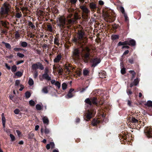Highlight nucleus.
<instances>
[{"instance_id": "5", "label": "nucleus", "mask_w": 152, "mask_h": 152, "mask_svg": "<svg viewBox=\"0 0 152 152\" xmlns=\"http://www.w3.org/2000/svg\"><path fill=\"white\" fill-rule=\"evenodd\" d=\"M44 67L43 65L39 62L34 64L32 66V69L34 70H36L39 69L41 70H43L44 69Z\"/></svg>"}, {"instance_id": "19", "label": "nucleus", "mask_w": 152, "mask_h": 152, "mask_svg": "<svg viewBox=\"0 0 152 152\" xmlns=\"http://www.w3.org/2000/svg\"><path fill=\"white\" fill-rule=\"evenodd\" d=\"M136 42L134 40L131 39L129 41L128 45L134 46L135 45Z\"/></svg>"}, {"instance_id": "49", "label": "nucleus", "mask_w": 152, "mask_h": 152, "mask_svg": "<svg viewBox=\"0 0 152 152\" xmlns=\"http://www.w3.org/2000/svg\"><path fill=\"white\" fill-rule=\"evenodd\" d=\"M72 4H75L77 0H68Z\"/></svg>"}, {"instance_id": "30", "label": "nucleus", "mask_w": 152, "mask_h": 152, "mask_svg": "<svg viewBox=\"0 0 152 152\" xmlns=\"http://www.w3.org/2000/svg\"><path fill=\"white\" fill-rule=\"evenodd\" d=\"M118 38L119 36L117 35H113L111 36V39L113 40H115Z\"/></svg>"}, {"instance_id": "33", "label": "nucleus", "mask_w": 152, "mask_h": 152, "mask_svg": "<svg viewBox=\"0 0 152 152\" xmlns=\"http://www.w3.org/2000/svg\"><path fill=\"white\" fill-rule=\"evenodd\" d=\"M129 72L132 74V78L133 79L135 76L136 73L133 70H130L129 71Z\"/></svg>"}, {"instance_id": "51", "label": "nucleus", "mask_w": 152, "mask_h": 152, "mask_svg": "<svg viewBox=\"0 0 152 152\" xmlns=\"http://www.w3.org/2000/svg\"><path fill=\"white\" fill-rule=\"evenodd\" d=\"M10 136L11 138V140L12 141H14L15 140V137L12 134H10Z\"/></svg>"}, {"instance_id": "24", "label": "nucleus", "mask_w": 152, "mask_h": 152, "mask_svg": "<svg viewBox=\"0 0 152 152\" xmlns=\"http://www.w3.org/2000/svg\"><path fill=\"white\" fill-rule=\"evenodd\" d=\"M91 104H97V99L95 97H93L91 99Z\"/></svg>"}, {"instance_id": "28", "label": "nucleus", "mask_w": 152, "mask_h": 152, "mask_svg": "<svg viewBox=\"0 0 152 152\" xmlns=\"http://www.w3.org/2000/svg\"><path fill=\"white\" fill-rule=\"evenodd\" d=\"M21 45L23 47H26L27 46V43L26 42H22L21 41L20 42Z\"/></svg>"}, {"instance_id": "40", "label": "nucleus", "mask_w": 152, "mask_h": 152, "mask_svg": "<svg viewBox=\"0 0 152 152\" xmlns=\"http://www.w3.org/2000/svg\"><path fill=\"white\" fill-rule=\"evenodd\" d=\"M34 136V134L32 133H30L28 134V137L29 139H32Z\"/></svg>"}, {"instance_id": "59", "label": "nucleus", "mask_w": 152, "mask_h": 152, "mask_svg": "<svg viewBox=\"0 0 152 152\" xmlns=\"http://www.w3.org/2000/svg\"><path fill=\"white\" fill-rule=\"evenodd\" d=\"M15 37L16 39L20 37V34L18 32H16L15 34Z\"/></svg>"}, {"instance_id": "25", "label": "nucleus", "mask_w": 152, "mask_h": 152, "mask_svg": "<svg viewBox=\"0 0 152 152\" xmlns=\"http://www.w3.org/2000/svg\"><path fill=\"white\" fill-rule=\"evenodd\" d=\"M131 122L132 123L134 124H137V123L138 121V120L136 119H135L134 117H132L131 120Z\"/></svg>"}, {"instance_id": "52", "label": "nucleus", "mask_w": 152, "mask_h": 152, "mask_svg": "<svg viewBox=\"0 0 152 152\" xmlns=\"http://www.w3.org/2000/svg\"><path fill=\"white\" fill-rule=\"evenodd\" d=\"M44 132L45 134H48L50 132L49 130L47 128L45 127V129L44 130Z\"/></svg>"}, {"instance_id": "17", "label": "nucleus", "mask_w": 152, "mask_h": 152, "mask_svg": "<svg viewBox=\"0 0 152 152\" xmlns=\"http://www.w3.org/2000/svg\"><path fill=\"white\" fill-rule=\"evenodd\" d=\"M42 121L44 124H46L48 125L49 124V120L48 118L46 116L42 118Z\"/></svg>"}, {"instance_id": "50", "label": "nucleus", "mask_w": 152, "mask_h": 152, "mask_svg": "<svg viewBox=\"0 0 152 152\" xmlns=\"http://www.w3.org/2000/svg\"><path fill=\"white\" fill-rule=\"evenodd\" d=\"M38 76V73L37 71H35L34 74V78H36Z\"/></svg>"}, {"instance_id": "46", "label": "nucleus", "mask_w": 152, "mask_h": 152, "mask_svg": "<svg viewBox=\"0 0 152 152\" xmlns=\"http://www.w3.org/2000/svg\"><path fill=\"white\" fill-rule=\"evenodd\" d=\"M29 104L31 106H34L35 104L33 100H31L29 101Z\"/></svg>"}, {"instance_id": "55", "label": "nucleus", "mask_w": 152, "mask_h": 152, "mask_svg": "<svg viewBox=\"0 0 152 152\" xmlns=\"http://www.w3.org/2000/svg\"><path fill=\"white\" fill-rule=\"evenodd\" d=\"M20 112V110L19 109H16L14 110V113L16 114H18Z\"/></svg>"}, {"instance_id": "37", "label": "nucleus", "mask_w": 152, "mask_h": 152, "mask_svg": "<svg viewBox=\"0 0 152 152\" xmlns=\"http://www.w3.org/2000/svg\"><path fill=\"white\" fill-rule=\"evenodd\" d=\"M139 82V80L138 79H135L133 82V83H134V86H136L137 85Z\"/></svg>"}, {"instance_id": "11", "label": "nucleus", "mask_w": 152, "mask_h": 152, "mask_svg": "<svg viewBox=\"0 0 152 152\" xmlns=\"http://www.w3.org/2000/svg\"><path fill=\"white\" fill-rule=\"evenodd\" d=\"M65 69L66 70V72L69 74L71 73L70 70L74 69V68H72L71 65L70 64H66L64 66Z\"/></svg>"}, {"instance_id": "53", "label": "nucleus", "mask_w": 152, "mask_h": 152, "mask_svg": "<svg viewBox=\"0 0 152 152\" xmlns=\"http://www.w3.org/2000/svg\"><path fill=\"white\" fill-rule=\"evenodd\" d=\"M67 96L68 98H71L73 96L72 95V93L69 92L67 94Z\"/></svg>"}, {"instance_id": "48", "label": "nucleus", "mask_w": 152, "mask_h": 152, "mask_svg": "<svg viewBox=\"0 0 152 152\" xmlns=\"http://www.w3.org/2000/svg\"><path fill=\"white\" fill-rule=\"evenodd\" d=\"M147 105L149 107L152 106V101H148L147 102Z\"/></svg>"}, {"instance_id": "21", "label": "nucleus", "mask_w": 152, "mask_h": 152, "mask_svg": "<svg viewBox=\"0 0 152 152\" xmlns=\"http://www.w3.org/2000/svg\"><path fill=\"white\" fill-rule=\"evenodd\" d=\"M2 116V121L3 124V127H5V118L4 116V114L2 113L1 114Z\"/></svg>"}, {"instance_id": "10", "label": "nucleus", "mask_w": 152, "mask_h": 152, "mask_svg": "<svg viewBox=\"0 0 152 152\" xmlns=\"http://www.w3.org/2000/svg\"><path fill=\"white\" fill-rule=\"evenodd\" d=\"M80 8L82 10L83 12L85 13L86 15L90 13V11L88 9L85 5H80Z\"/></svg>"}, {"instance_id": "42", "label": "nucleus", "mask_w": 152, "mask_h": 152, "mask_svg": "<svg viewBox=\"0 0 152 152\" xmlns=\"http://www.w3.org/2000/svg\"><path fill=\"white\" fill-rule=\"evenodd\" d=\"M55 85L59 89L61 87L60 83L58 81H56L55 83Z\"/></svg>"}, {"instance_id": "2", "label": "nucleus", "mask_w": 152, "mask_h": 152, "mask_svg": "<svg viewBox=\"0 0 152 152\" xmlns=\"http://www.w3.org/2000/svg\"><path fill=\"white\" fill-rule=\"evenodd\" d=\"M11 7L10 3L7 2H5L1 8L0 14L1 15H8Z\"/></svg>"}, {"instance_id": "27", "label": "nucleus", "mask_w": 152, "mask_h": 152, "mask_svg": "<svg viewBox=\"0 0 152 152\" xmlns=\"http://www.w3.org/2000/svg\"><path fill=\"white\" fill-rule=\"evenodd\" d=\"M28 83L29 85L31 86L34 84V82L33 80L31 78H29Z\"/></svg>"}, {"instance_id": "36", "label": "nucleus", "mask_w": 152, "mask_h": 152, "mask_svg": "<svg viewBox=\"0 0 152 152\" xmlns=\"http://www.w3.org/2000/svg\"><path fill=\"white\" fill-rule=\"evenodd\" d=\"M22 14L21 12H17L15 14V17L17 18H20L22 16Z\"/></svg>"}, {"instance_id": "7", "label": "nucleus", "mask_w": 152, "mask_h": 152, "mask_svg": "<svg viewBox=\"0 0 152 152\" xmlns=\"http://www.w3.org/2000/svg\"><path fill=\"white\" fill-rule=\"evenodd\" d=\"M144 132L147 137L148 138L152 137V128L151 127H146L144 130Z\"/></svg>"}, {"instance_id": "26", "label": "nucleus", "mask_w": 152, "mask_h": 152, "mask_svg": "<svg viewBox=\"0 0 152 152\" xmlns=\"http://www.w3.org/2000/svg\"><path fill=\"white\" fill-rule=\"evenodd\" d=\"M2 43L4 44L5 45L6 47L10 49H11V47L10 45L8 43H6L4 42H2Z\"/></svg>"}, {"instance_id": "62", "label": "nucleus", "mask_w": 152, "mask_h": 152, "mask_svg": "<svg viewBox=\"0 0 152 152\" xmlns=\"http://www.w3.org/2000/svg\"><path fill=\"white\" fill-rule=\"evenodd\" d=\"M69 12L71 13L72 12H73L74 11V9H69L68 10Z\"/></svg>"}, {"instance_id": "23", "label": "nucleus", "mask_w": 152, "mask_h": 152, "mask_svg": "<svg viewBox=\"0 0 152 152\" xmlns=\"http://www.w3.org/2000/svg\"><path fill=\"white\" fill-rule=\"evenodd\" d=\"M1 23L3 26L7 28H8L7 26V25L9 24V23L8 22L1 21Z\"/></svg>"}, {"instance_id": "34", "label": "nucleus", "mask_w": 152, "mask_h": 152, "mask_svg": "<svg viewBox=\"0 0 152 152\" xmlns=\"http://www.w3.org/2000/svg\"><path fill=\"white\" fill-rule=\"evenodd\" d=\"M42 91L45 94L48 93V91L47 87H44L42 90Z\"/></svg>"}, {"instance_id": "60", "label": "nucleus", "mask_w": 152, "mask_h": 152, "mask_svg": "<svg viewBox=\"0 0 152 152\" xmlns=\"http://www.w3.org/2000/svg\"><path fill=\"white\" fill-rule=\"evenodd\" d=\"M24 62V61L23 60H21L19 61H17L16 62V64L18 65L21 63H23Z\"/></svg>"}, {"instance_id": "14", "label": "nucleus", "mask_w": 152, "mask_h": 152, "mask_svg": "<svg viewBox=\"0 0 152 152\" xmlns=\"http://www.w3.org/2000/svg\"><path fill=\"white\" fill-rule=\"evenodd\" d=\"M61 58V56L60 54L58 55L54 59L53 61L55 63H58L60 60Z\"/></svg>"}, {"instance_id": "16", "label": "nucleus", "mask_w": 152, "mask_h": 152, "mask_svg": "<svg viewBox=\"0 0 152 152\" xmlns=\"http://www.w3.org/2000/svg\"><path fill=\"white\" fill-rule=\"evenodd\" d=\"M89 73V71L86 68L84 69L83 70V74L84 76L88 75Z\"/></svg>"}, {"instance_id": "44", "label": "nucleus", "mask_w": 152, "mask_h": 152, "mask_svg": "<svg viewBox=\"0 0 152 152\" xmlns=\"http://www.w3.org/2000/svg\"><path fill=\"white\" fill-rule=\"evenodd\" d=\"M17 56L20 58H23L24 56V55L20 53H17Z\"/></svg>"}, {"instance_id": "38", "label": "nucleus", "mask_w": 152, "mask_h": 152, "mask_svg": "<svg viewBox=\"0 0 152 152\" xmlns=\"http://www.w3.org/2000/svg\"><path fill=\"white\" fill-rule=\"evenodd\" d=\"M17 70V67L16 66L14 65H13L12 67L11 68V71L12 72H15Z\"/></svg>"}, {"instance_id": "3", "label": "nucleus", "mask_w": 152, "mask_h": 152, "mask_svg": "<svg viewBox=\"0 0 152 152\" xmlns=\"http://www.w3.org/2000/svg\"><path fill=\"white\" fill-rule=\"evenodd\" d=\"M82 56L84 62L88 63L90 59V55L89 53L90 49L87 47L83 49Z\"/></svg>"}, {"instance_id": "22", "label": "nucleus", "mask_w": 152, "mask_h": 152, "mask_svg": "<svg viewBox=\"0 0 152 152\" xmlns=\"http://www.w3.org/2000/svg\"><path fill=\"white\" fill-rule=\"evenodd\" d=\"M99 122V120L94 119L92 121V124L93 126H95L98 124Z\"/></svg>"}, {"instance_id": "1", "label": "nucleus", "mask_w": 152, "mask_h": 152, "mask_svg": "<svg viewBox=\"0 0 152 152\" xmlns=\"http://www.w3.org/2000/svg\"><path fill=\"white\" fill-rule=\"evenodd\" d=\"M84 33L82 31H79L77 33V38H75L73 41L75 42H78L80 44L86 43L87 42V39L84 37Z\"/></svg>"}, {"instance_id": "32", "label": "nucleus", "mask_w": 152, "mask_h": 152, "mask_svg": "<svg viewBox=\"0 0 152 152\" xmlns=\"http://www.w3.org/2000/svg\"><path fill=\"white\" fill-rule=\"evenodd\" d=\"M15 75L18 77H20L23 75V73L20 72L18 71L15 73Z\"/></svg>"}, {"instance_id": "13", "label": "nucleus", "mask_w": 152, "mask_h": 152, "mask_svg": "<svg viewBox=\"0 0 152 152\" xmlns=\"http://www.w3.org/2000/svg\"><path fill=\"white\" fill-rule=\"evenodd\" d=\"M55 147V144L53 142H50L49 144L47 145L46 148L48 150L49 149L51 148V149H53Z\"/></svg>"}, {"instance_id": "45", "label": "nucleus", "mask_w": 152, "mask_h": 152, "mask_svg": "<svg viewBox=\"0 0 152 152\" xmlns=\"http://www.w3.org/2000/svg\"><path fill=\"white\" fill-rule=\"evenodd\" d=\"M120 10L122 13L124 15V14H126L125 12V10L124 8L122 7H120Z\"/></svg>"}, {"instance_id": "4", "label": "nucleus", "mask_w": 152, "mask_h": 152, "mask_svg": "<svg viewBox=\"0 0 152 152\" xmlns=\"http://www.w3.org/2000/svg\"><path fill=\"white\" fill-rule=\"evenodd\" d=\"M65 18L62 16H60L57 19V23L58 26L60 28H64L65 27Z\"/></svg>"}, {"instance_id": "54", "label": "nucleus", "mask_w": 152, "mask_h": 152, "mask_svg": "<svg viewBox=\"0 0 152 152\" xmlns=\"http://www.w3.org/2000/svg\"><path fill=\"white\" fill-rule=\"evenodd\" d=\"M121 73L124 74L126 73V71H125V68H123L121 70Z\"/></svg>"}, {"instance_id": "58", "label": "nucleus", "mask_w": 152, "mask_h": 152, "mask_svg": "<svg viewBox=\"0 0 152 152\" xmlns=\"http://www.w3.org/2000/svg\"><path fill=\"white\" fill-rule=\"evenodd\" d=\"M124 16L125 18V20L126 21H128L129 20L128 18L127 17V16L126 14H124Z\"/></svg>"}, {"instance_id": "6", "label": "nucleus", "mask_w": 152, "mask_h": 152, "mask_svg": "<svg viewBox=\"0 0 152 152\" xmlns=\"http://www.w3.org/2000/svg\"><path fill=\"white\" fill-rule=\"evenodd\" d=\"M72 57L73 59L77 61L80 57V52L77 49H75L73 51Z\"/></svg>"}, {"instance_id": "18", "label": "nucleus", "mask_w": 152, "mask_h": 152, "mask_svg": "<svg viewBox=\"0 0 152 152\" xmlns=\"http://www.w3.org/2000/svg\"><path fill=\"white\" fill-rule=\"evenodd\" d=\"M43 77L45 79L48 80H51V77L49 76L48 74H44L42 75Z\"/></svg>"}, {"instance_id": "35", "label": "nucleus", "mask_w": 152, "mask_h": 152, "mask_svg": "<svg viewBox=\"0 0 152 152\" xmlns=\"http://www.w3.org/2000/svg\"><path fill=\"white\" fill-rule=\"evenodd\" d=\"M47 30L50 32H53L52 27L51 25H49L47 26Z\"/></svg>"}, {"instance_id": "41", "label": "nucleus", "mask_w": 152, "mask_h": 152, "mask_svg": "<svg viewBox=\"0 0 152 152\" xmlns=\"http://www.w3.org/2000/svg\"><path fill=\"white\" fill-rule=\"evenodd\" d=\"M67 87V85L65 83H63L62 85V89L63 90H65L66 89Z\"/></svg>"}, {"instance_id": "47", "label": "nucleus", "mask_w": 152, "mask_h": 152, "mask_svg": "<svg viewBox=\"0 0 152 152\" xmlns=\"http://www.w3.org/2000/svg\"><path fill=\"white\" fill-rule=\"evenodd\" d=\"M25 96L26 98H29L31 96V94L29 92L27 91L25 94Z\"/></svg>"}, {"instance_id": "29", "label": "nucleus", "mask_w": 152, "mask_h": 152, "mask_svg": "<svg viewBox=\"0 0 152 152\" xmlns=\"http://www.w3.org/2000/svg\"><path fill=\"white\" fill-rule=\"evenodd\" d=\"M59 40L58 38L55 37L54 39V43L56 45L58 46L59 45Z\"/></svg>"}, {"instance_id": "64", "label": "nucleus", "mask_w": 152, "mask_h": 152, "mask_svg": "<svg viewBox=\"0 0 152 152\" xmlns=\"http://www.w3.org/2000/svg\"><path fill=\"white\" fill-rule=\"evenodd\" d=\"M99 3L100 5H102L104 4V3L102 1L100 0L99 1Z\"/></svg>"}, {"instance_id": "31", "label": "nucleus", "mask_w": 152, "mask_h": 152, "mask_svg": "<svg viewBox=\"0 0 152 152\" xmlns=\"http://www.w3.org/2000/svg\"><path fill=\"white\" fill-rule=\"evenodd\" d=\"M85 102L86 103L90 105H91V100H90L89 99L87 98V99H86Z\"/></svg>"}, {"instance_id": "63", "label": "nucleus", "mask_w": 152, "mask_h": 152, "mask_svg": "<svg viewBox=\"0 0 152 152\" xmlns=\"http://www.w3.org/2000/svg\"><path fill=\"white\" fill-rule=\"evenodd\" d=\"M5 66L8 69L10 70V67L7 64L5 63Z\"/></svg>"}, {"instance_id": "57", "label": "nucleus", "mask_w": 152, "mask_h": 152, "mask_svg": "<svg viewBox=\"0 0 152 152\" xmlns=\"http://www.w3.org/2000/svg\"><path fill=\"white\" fill-rule=\"evenodd\" d=\"M126 92L127 94L129 95L132 94V92L131 91V90L129 89L127 90Z\"/></svg>"}, {"instance_id": "8", "label": "nucleus", "mask_w": 152, "mask_h": 152, "mask_svg": "<svg viewBox=\"0 0 152 152\" xmlns=\"http://www.w3.org/2000/svg\"><path fill=\"white\" fill-rule=\"evenodd\" d=\"M96 112L94 110L91 111L88 110L86 114V117L87 119V121H89L95 115Z\"/></svg>"}, {"instance_id": "61", "label": "nucleus", "mask_w": 152, "mask_h": 152, "mask_svg": "<svg viewBox=\"0 0 152 152\" xmlns=\"http://www.w3.org/2000/svg\"><path fill=\"white\" fill-rule=\"evenodd\" d=\"M16 132L19 136H20L21 134V132L18 130H16Z\"/></svg>"}, {"instance_id": "56", "label": "nucleus", "mask_w": 152, "mask_h": 152, "mask_svg": "<svg viewBox=\"0 0 152 152\" xmlns=\"http://www.w3.org/2000/svg\"><path fill=\"white\" fill-rule=\"evenodd\" d=\"M20 81L19 80H16L15 82V85L16 86H18L20 84Z\"/></svg>"}, {"instance_id": "43", "label": "nucleus", "mask_w": 152, "mask_h": 152, "mask_svg": "<svg viewBox=\"0 0 152 152\" xmlns=\"http://www.w3.org/2000/svg\"><path fill=\"white\" fill-rule=\"evenodd\" d=\"M28 25L32 28H35V26L33 24L31 21H28Z\"/></svg>"}, {"instance_id": "9", "label": "nucleus", "mask_w": 152, "mask_h": 152, "mask_svg": "<svg viewBox=\"0 0 152 152\" xmlns=\"http://www.w3.org/2000/svg\"><path fill=\"white\" fill-rule=\"evenodd\" d=\"M101 61L100 58H96L92 59L91 61L92 63L91 66L95 67Z\"/></svg>"}, {"instance_id": "12", "label": "nucleus", "mask_w": 152, "mask_h": 152, "mask_svg": "<svg viewBox=\"0 0 152 152\" xmlns=\"http://www.w3.org/2000/svg\"><path fill=\"white\" fill-rule=\"evenodd\" d=\"M78 16L77 14H76L74 16V18L69 19L67 20V25L72 24L75 22V20L77 19Z\"/></svg>"}, {"instance_id": "15", "label": "nucleus", "mask_w": 152, "mask_h": 152, "mask_svg": "<svg viewBox=\"0 0 152 152\" xmlns=\"http://www.w3.org/2000/svg\"><path fill=\"white\" fill-rule=\"evenodd\" d=\"M89 7L91 9L93 10L96 9L97 8L96 4L93 2H91L90 3Z\"/></svg>"}, {"instance_id": "39", "label": "nucleus", "mask_w": 152, "mask_h": 152, "mask_svg": "<svg viewBox=\"0 0 152 152\" xmlns=\"http://www.w3.org/2000/svg\"><path fill=\"white\" fill-rule=\"evenodd\" d=\"M36 109L38 110H40L42 109V106L39 104H37L36 106Z\"/></svg>"}, {"instance_id": "20", "label": "nucleus", "mask_w": 152, "mask_h": 152, "mask_svg": "<svg viewBox=\"0 0 152 152\" xmlns=\"http://www.w3.org/2000/svg\"><path fill=\"white\" fill-rule=\"evenodd\" d=\"M129 41H126L124 42H119L118 43V46H121L122 45H128Z\"/></svg>"}]
</instances>
